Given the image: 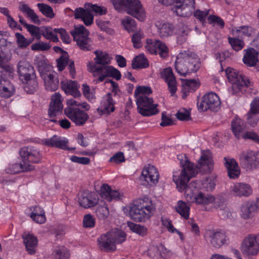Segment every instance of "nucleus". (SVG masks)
<instances>
[{"mask_svg":"<svg viewBox=\"0 0 259 259\" xmlns=\"http://www.w3.org/2000/svg\"><path fill=\"white\" fill-rule=\"evenodd\" d=\"M180 164L183 168L181 174L178 178L174 176V180L177 185L179 191H185V197L187 201L190 203H195L197 205H208L215 201V198L211 194H204L199 192L198 194H194L192 190L193 187H197V183H190L187 185L189 180L195 176V169L193 164L192 163L185 155H179L177 156Z\"/></svg>","mask_w":259,"mask_h":259,"instance_id":"f257e3e1","label":"nucleus"},{"mask_svg":"<svg viewBox=\"0 0 259 259\" xmlns=\"http://www.w3.org/2000/svg\"><path fill=\"white\" fill-rule=\"evenodd\" d=\"M94 53L96 55L94 59L95 62L88 63V71L92 72L94 77L98 76L99 82L103 81L106 77L119 80L121 78L120 71L112 66L108 65L112 58L107 53L101 51H96Z\"/></svg>","mask_w":259,"mask_h":259,"instance_id":"f03ea898","label":"nucleus"},{"mask_svg":"<svg viewBox=\"0 0 259 259\" xmlns=\"http://www.w3.org/2000/svg\"><path fill=\"white\" fill-rule=\"evenodd\" d=\"M200 67V62L194 52H184L179 53L175 61V69L178 73L183 76L195 72Z\"/></svg>","mask_w":259,"mask_h":259,"instance_id":"7ed1b4c3","label":"nucleus"},{"mask_svg":"<svg viewBox=\"0 0 259 259\" xmlns=\"http://www.w3.org/2000/svg\"><path fill=\"white\" fill-rule=\"evenodd\" d=\"M226 73L229 81L232 84L229 90L232 95L240 96L244 94L246 89L252 85L253 82L248 77L233 68H227Z\"/></svg>","mask_w":259,"mask_h":259,"instance_id":"20e7f679","label":"nucleus"},{"mask_svg":"<svg viewBox=\"0 0 259 259\" xmlns=\"http://www.w3.org/2000/svg\"><path fill=\"white\" fill-rule=\"evenodd\" d=\"M155 205L148 197L139 199L134 202L130 210L131 218L137 222H145L154 213Z\"/></svg>","mask_w":259,"mask_h":259,"instance_id":"39448f33","label":"nucleus"},{"mask_svg":"<svg viewBox=\"0 0 259 259\" xmlns=\"http://www.w3.org/2000/svg\"><path fill=\"white\" fill-rule=\"evenodd\" d=\"M115 9L120 11L123 7L126 8L127 14L136 18L140 21H143L145 12L139 0H111Z\"/></svg>","mask_w":259,"mask_h":259,"instance_id":"423d86ee","label":"nucleus"},{"mask_svg":"<svg viewBox=\"0 0 259 259\" xmlns=\"http://www.w3.org/2000/svg\"><path fill=\"white\" fill-rule=\"evenodd\" d=\"M157 32L161 38H165L171 36L174 34H177V41L180 44L185 41L188 33L184 28L178 30L171 23L157 22L156 24Z\"/></svg>","mask_w":259,"mask_h":259,"instance_id":"0eeeda50","label":"nucleus"},{"mask_svg":"<svg viewBox=\"0 0 259 259\" xmlns=\"http://www.w3.org/2000/svg\"><path fill=\"white\" fill-rule=\"evenodd\" d=\"M74 40L79 48L83 51H90L93 49V41L88 35L89 31L83 25L75 27L71 31Z\"/></svg>","mask_w":259,"mask_h":259,"instance_id":"6e6552de","label":"nucleus"},{"mask_svg":"<svg viewBox=\"0 0 259 259\" xmlns=\"http://www.w3.org/2000/svg\"><path fill=\"white\" fill-rule=\"evenodd\" d=\"M204 237L207 242L215 248H220L228 243V238L226 232L221 229L206 230Z\"/></svg>","mask_w":259,"mask_h":259,"instance_id":"1a4fd4ad","label":"nucleus"},{"mask_svg":"<svg viewBox=\"0 0 259 259\" xmlns=\"http://www.w3.org/2000/svg\"><path fill=\"white\" fill-rule=\"evenodd\" d=\"M139 113L144 116H150L159 113L158 104L153 103V100L145 95L136 97Z\"/></svg>","mask_w":259,"mask_h":259,"instance_id":"9d476101","label":"nucleus"},{"mask_svg":"<svg viewBox=\"0 0 259 259\" xmlns=\"http://www.w3.org/2000/svg\"><path fill=\"white\" fill-rule=\"evenodd\" d=\"M241 251L249 258L256 255L259 252V233L249 234L246 236L241 244Z\"/></svg>","mask_w":259,"mask_h":259,"instance_id":"9b49d317","label":"nucleus"},{"mask_svg":"<svg viewBox=\"0 0 259 259\" xmlns=\"http://www.w3.org/2000/svg\"><path fill=\"white\" fill-rule=\"evenodd\" d=\"M220 105L221 101L219 96L213 93L205 95L201 102L197 103L198 110L200 111H205L208 109L217 111Z\"/></svg>","mask_w":259,"mask_h":259,"instance_id":"f8f14e48","label":"nucleus"},{"mask_svg":"<svg viewBox=\"0 0 259 259\" xmlns=\"http://www.w3.org/2000/svg\"><path fill=\"white\" fill-rule=\"evenodd\" d=\"M40 74L47 90L53 92L57 90L59 84L58 75L57 73L51 69V67L41 69Z\"/></svg>","mask_w":259,"mask_h":259,"instance_id":"ddd939ff","label":"nucleus"},{"mask_svg":"<svg viewBox=\"0 0 259 259\" xmlns=\"http://www.w3.org/2000/svg\"><path fill=\"white\" fill-rule=\"evenodd\" d=\"M240 164L243 167L254 169L259 167V153L248 150L242 152L239 155Z\"/></svg>","mask_w":259,"mask_h":259,"instance_id":"4468645a","label":"nucleus"},{"mask_svg":"<svg viewBox=\"0 0 259 259\" xmlns=\"http://www.w3.org/2000/svg\"><path fill=\"white\" fill-rule=\"evenodd\" d=\"M64 113L76 125H83L89 119L88 114L76 107H68L64 109Z\"/></svg>","mask_w":259,"mask_h":259,"instance_id":"2eb2a0df","label":"nucleus"},{"mask_svg":"<svg viewBox=\"0 0 259 259\" xmlns=\"http://www.w3.org/2000/svg\"><path fill=\"white\" fill-rule=\"evenodd\" d=\"M174 2L175 5L172 10L178 16H189L195 10L194 0H175Z\"/></svg>","mask_w":259,"mask_h":259,"instance_id":"dca6fc26","label":"nucleus"},{"mask_svg":"<svg viewBox=\"0 0 259 259\" xmlns=\"http://www.w3.org/2000/svg\"><path fill=\"white\" fill-rule=\"evenodd\" d=\"M145 48L150 54H159L162 58L168 56V47L164 42L158 39H147Z\"/></svg>","mask_w":259,"mask_h":259,"instance_id":"f3484780","label":"nucleus"},{"mask_svg":"<svg viewBox=\"0 0 259 259\" xmlns=\"http://www.w3.org/2000/svg\"><path fill=\"white\" fill-rule=\"evenodd\" d=\"M20 155L25 163H39L41 159V154L36 148L32 146L23 147L20 151Z\"/></svg>","mask_w":259,"mask_h":259,"instance_id":"a211bd4d","label":"nucleus"},{"mask_svg":"<svg viewBox=\"0 0 259 259\" xmlns=\"http://www.w3.org/2000/svg\"><path fill=\"white\" fill-rule=\"evenodd\" d=\"M63 110V105L61 101V95L58 93H55L52 96V101L50 105L48 114L50 121L53 122L57 121L56 116L60 114Z\"/></svg>","mask_w":259,"mask_h":259,"instance_id":"6ab92c4d","label":"nucleus"},{"mask_svg":"<svg viewBox=\"0 0 259 259\" xmlns=\"http://www.w3.org/2000/svg\"><path fill=\"white\" fill-rule=\"evenodd\" d=\"M68 141L66 138L56 135L53 136L51 138L45 139L42 140V143L48 147H56L61 149L68 150H72L75 149V148H70L68 147Z\"/></svg>","mask_w":259,"mask_h":259,"instance_id":"aec40b11","label":"nucleus"},{"mask_svg":"<svg viewBox=\"0 0 259 259\" xmlns=\"http://www.w3.org/2000/svg\"><path fill=\"white\" fill-rule=\"evenodd\" d=\"M230 192L236 197H248L252 194V190L249 184L238 183L230 187Z\"/></svg>","mask_w":259,"mask_h":259,"instance_id":"412c9836","label":"nucleus"},{"mask_svg":"<svg viewBox=\"0 0 259 259\" xmlns=\"http://www.w3.org/2000/svg\"><path fill=\"white\" fill-rule=\"evenodd\" d=\"M57 67L59 71H62L67 66V69L69 71L71 77L72 78H75L76 71L74 66V61L69 59L67 55L61 56L57 60Z\"/></svg>","mask_w":259,"mask_h":259,"instance_id":"4be33fe9","label":"nucleus"},{"mask_svg":"<svg viewBox=\"0 0 259 259\" xmlns=\"http://www.w3.org/2000/svg\"><path fill=\"white\" fill-rule=\"evenodd\" d=\"M98 201L95 193L89 191L82 192L78 197L79 205L85 208L94 206Z\"/></svg>","mask_w":259,"mask_h":259,"instance_id":"5701e85b","label":"nucleus"},{"mask_svg":"<svg viewBox=\"0 0 259 259\" xmlns=\"http://www.w3.org/2000/svg\"><path fill=\"white\" fill-rule=\"evenodd\" d=\"M62 89L66 94L72 95L74 98H77L81 96L79 91V85L77 82L71 80H64L61 81Z\"/></svg>","mask_w":259,"mask_h":259,"instance_id":"b1692460","label":"nucleus"},{"mask_svg":"<svg viewBox=\"0 0 259 259\" xmlns=\"http://www.w3.org/2000/svg\"><path fill=\"white\" fill-rule=\"evenodd\" d=\"M115 101L113 100L111 93L105 95L101 102L100 107L97 109L102 114H109L115 110Z\"/></svg>","mask_w":259,"mask_h":259,"instance_id":"393cba45","label":"nucleus"},{"mask_svg":"<svg viewBox=\"0 0 259 259\" xmlns=\"http://www.w3.org/2000/svg\"><path fill=\"white\" fill-rule=\"evenodd\" d=\"M17 71L20 80H26V78L35 74L33 67L24 60L19 62Z\"/></svg>","mask_w":259,"mask_h":259,"instance_id":"a878e982","label":"nucleus"},{"mask_svg":"<svg viewBox=\"0 0 259 259\" xmlns=\"http://www.w3.org/2000/svg\"><path fill=\"white\" fill-rule=\"evenodd\" d=\"M162 76L167 83L168 89L171 96H173L177 90V81L171 68H166L162 72Z\"/></svg>","mask_w":259,"mask_h":259,"instance_id":"bb28decb","label":"nucleus"},{"mask_svg":"<svg viewBox=\"0 0 259 259\" xmlns=\"http://www.w3.org/2000/svg\"><path fill=\"white\" fill-rule=\"evenodd\" d=\"M35 166L30 163H25L23 161L20 163H14L10 164L6 169L7 173L16 174L19 172H26L33 170Z\"/></svg>","mask_w":259,"mask_h":259,"instance_id":"cd10ccee","label":"nucleus"},{"mask_svg":"<svg viewBox=\"0 0 259 259\" xmlns=\"http://www.w3.org/2000/svg\"><path fill=\"white\" fill-rule=\"evenodd\" d=\"M22 239L25 244L26 250L30 254L35 253L36 247L37 244V238L29 232H25L22 234Z\"/></svg>","mask_w":259,"mask_h":259,"instance_id":"c85d7f7f","label":"nucleus"},{"mask_svg":"<svg viewBox=\"0 0 259 259\" xmlns=\"http://www.w3.org/2000/svg\"><path fill=\"white\" fill-rule=\"evenodd\" d=\"M224 164L228 170V175L230 179H235L238 178L240 174L239 167L236 160L233 158L224 157Z\"/></svg>","mask_w":259,"mask_h":259,"instance_id":"c756f323","label":"nucleus"},{"mask_svg":"<svg viewBox=\"0 0 259 259\" xmlns=\"http://www.w3.org/2000/svg\"><path fill=\"white\" fill-rule=\"evenodd\" d=\"M256 210H259V199H257L255 202H245L241 207V217L244 219H248L251 217L252 213Z\"/></svg>","mask_w":259,"mask_h":259,"instance_id":"7c9ffc66","label":"nucleus"},{"mask_svg":"<svg viewBox=\"0 0 259 259\" xmlns=\"http://www.w3.org/2000/svg\"><path fill=\"white\" fill-rule=\"evenodd\" d=\"M142 175L146 181L150 185H155L158 182L159 174L156 167L153 165H148L145 168Z\"/></svg>","mask_w":259,"mask_h":259,"instance_id":"2f4dec72","label":"nucleus"},{"mask_svg":"<svg viewBox=\"0 0 259 259\" xmlns=\"http://www.w3.org/2000/svg\"><path fill=\"white\" fill-rule=\"evenodd\" d=\"M100 195L102 198L109 201H111L113 200H119L121 197L118 191L112 190L107 184H103L101 187Z\"/></svg>","mask_w":259,"mask_h":259,"instance_id":"473e14b6","label":"nucleus"},{"mask_svg":"<svg viewBox=\"0 0 259 259\" xmlns=\"http://www.w3.org/2000/svg\"><path fill=\"white\" fill-rule=\"evenodd\" d=\"M110 232L101 235L98 239L99 247L102 249L114 250L116 246L113 244V239Z\"/></svg>","mask_w":259,"mask_h":259,"instance_id":"72a5a7b5","label":"nucleus"},{"mask_svg":"<svg viewBox=\"0 0 259 259\" xmlns=\"http://www.w3.org/2000/svg\"><path fill=\"white\" fill-rule=\"evenodd\" d=\"M245 54L243 58V63L249 67L256 65L258 61V53L254 48H250L244 50Z\"/></svg>","mask_w":259,"mask_h":259,"instance_id":"f704fd0d","label":"nucleus"},{"mask_svg":"<svg viewBox=\"0 0 259 259\" xmlns=\"http://www.w3.org/2000/svg\"><path fill=\"white\" fill-rule=\"evenodd\" d=\"M15 92L13 85L8 80L3 78L0 74V96L9 98Z\"/></svg>","mask_w":259,"mask_h":259,"instance_id":"c9c22d12","label":"nucleus"},{"mask_svg":"<svg viewBox=\"0 0 259 259\" xmlns=\"http://www.w3.org/2000/svg\"><path fill=\"white\" fill-rule=\"evenodd\" d=\"M75 19H81L85 25H90L93 22V15L87 9L78 8L75 9Z\"/></svg>","mask_w":259,"mask_h":259,"instance_id":"e433bc0d","label":"nucleus"},{"mask_svg":"<svg viewBox=\"0 0 259 259\" xmlns=\"http://www.w3.org/2000/svg\"><path fill=\"white\" fill-rule=\"evenodd\" d=\"M191 183H197V187H193L195 189H200L207 192L212 191L215 186V180L213 177L206 178L202 181L196 180Z\"/></svg>","mask_w":259,"mask_h":259,"instance_id":"4c0bfd02","label":"nucleus"},{"mask_svg":"<svg viewBox=\"0 0 259 259\" xmlns=\"http://www.w3.org/2000/svg\"><path fill=\"white\" fill-rule=\"evenodd\" d=\"M245 128L244 122L238 117L233 119L231 122V130L237 139H241Z\"/></svg>","mask_w":259,"mask_h":259,"instance_id":"58836bf2","label":"nucleus"},{"mask_svg":"<svg viewBox=\"0 0 259 259\" xmlns=\"http://www.w3.org/2000/svg\"><path fill=\"white\" fill-rule=\"evenodd\" d=\"M21 81L23 84L24 90L28 94H33L38 88L36 74L27 77L26 80Z\"/></svg>","mask_w":259,"mask_h":259,"instance_id":"ea45409f","label":"nucleus"},{"mask_svg":"<svg viewBox=\"0 0 259 259\" xmlns=\"http://www.w3.org/2000/svg\"><path fill=\"white\" fill-rule=\"evenodd\" d=\"M30 209L32 210V212L30 217L33 221L38 224H43L46 222L45 212L41 207L35 206Z\"/></svg>","mask_w":259,"mask_h":259,"instance_id":"a19ab883","label":"nucleus"},{"mask_svg":"<svg viewBox=\"0 0 259 259\" xmlns=\"http://www.w3.org/2000/svg\"><path fill=\"white\" fill-rule=\"evenodd\" d=\"M233 34L237 35L241 37H250L255 33L254 29L249 26H241L232 29Z\"/></svg>","mask_w":259,"mask_h":259,"instance_id":"79ce46f5","label":"nucleus"},{"mask_svg":"<svg viewBox=\"0 0 259 259\" xmlns=\"http://www.w3.org/2000/svg\"><path fill=\"white\" fill-rule=\"evenodd\" d=\"M19 10L25 14L33 22L37 23L39 22L37 15L35 14L34 11L28 6V5L23 3H20L19 5Z\"/></svg>","mask_w":259,"mask_h":259,"instance_id":"37998d69","label":"nucleus"},{"mask_svg":"<svg viewBox=\"0 0 259 259\" xmlns=\"http://www.w3.org/2000/svg\"><path fill=\"white\" fill-rule=\"evenodd\" d=\"M149 65V62L144 54H140L136 56L133 59L132 62V66L134 69L146 68Z\"/></svg>","mask_w":259,"mask_h":259,"instance_id":"c03bdc74","label":"nucleus"},{"mask_svg":"<svg viewBox=\"0 0 259 259\" xmlns=\"http://www.w3.org/2000/svg\"><path fill=\"white\" fill-rule=\"evenodd\" d=\"M214 207L216 208H219L218 214L222 219H231L232 217L233 213L223 202H221L220 203L219 202L215 201Z\"/></svg>","mask_w":259,"mask_h":259,"instance_id":"a18cd8bd","label":"nucleus"},{"mask_svg":"<svg viewBox=\"0 0 259 259\" xmlns=\"http://www.w3.org/2000/svg\"><path fill=\"white\" fill-rule=\"evenodd\" d=\"M55 29L50 27H42L41 28L40 36L43 35L48 39H51L54 42H57L59 39L57 36V31Z\"/></svg>","mask_w":259,"mask_h":259,"instance_id":"49530a36","label":"nucleus"},{"mask_svg":"<svg viewBox=\"0 0 259 259\" xmlns=\"http://www.w3.org/2000/svg\"><path fill=\"white\" fill-rule=\"evenodd\" d=\"M176 210L185 219L189 218L190 207L185 202L179 200L176 206Z\"/></svg>","mask_w":259,"mask_h":259,"instance_id":"de8ad7c7","label":"nucleus"},{"mask_svg":"<svg viewBox=\"0 0 259 259\" xmlns=\"http://www.w3.org/2000/svg\"><path fill=\"white\" fill-rule=\"evenodd\" d=\"M113 241V244L115 245L116 243H121L125 240L126 234L123 231L115 229L110 231Z\"/></svg>","mask_w":259,"mask_h":259,"instance_id":"09e8293b","label":"nucleus"},{"mask_svg":"<svg viewBox=\"0 0 259 259\" xmlns=\"http://www.w3.org/2000/svg\"><path fill=\"white\" fill-rule=\"evenodd\" d=\"M165 249L164 246L162 244L159 246L152 245L148 250V254L152 258L163 257V255L161 251Z\"/></svg>","mask_w":259,"mask_h":259,"instance_id":"8fccbe9b","label":"nucleus"},{"mask_svg":"<svg viewBox=\"0 0 259 259\" xmlns=\"http://www.w3.org/2000/svg\"><path fill=\"white\" fill-rule=\"evenodd\" d=\"M228 42L231 45L233 50L236 52L241 50L245 46L244 41L238 38L228 37Z\"/></svg>","mask_w":259,"mask_h":259,"instance_id":"3c124183","label":"nucleus"},{"mask_svg":"<svg viewBox=\"0 0 259 259\" xmlns=\"http://www.w3.org/2000/svg\"><path fill=\"white\" fill-rule=\"evenodd\" d=\"M199 87V84L194 79L185 80L183 88L184 93L194 92Z\"/></svg>","mask_w":259,"mask_h":259,"instance_id":"603ef678","label":"nucleus"},{"mask_svg":"<svg viewBox=\"0 0 259 259\" xmlns=\"http://www.w3.org/2000/svg\"><path fill=\"white\" fill-rule=\"evenodd\" d=\"M85 8L90 11V12H94L96 15H104L107 12V9L104 7H100L97 5H93L91 3H86L84 5Z\"/></svg>","mask_w":259,"mask_h":259,"instance_id":"864d4df0","label":"nucleus"},{"mask_svg":"<svg viewBox=\"0 0 259 259\" xmlns=\"http://www.w3.org/2000/svg\"><path fill=\"white\" fill-rule=\"evenodd\" d=\"M128 227L130 230L140 236H144L147 233L146 227L139 224H136L132 222H128Z\"/></svg>","mask_w":259,"mask_h":259,"instance_id":"5fc2aeb1","label":"nucleus"},{"mask_svg":"<svg viewBox=\"0 0 259 259\" xmlns=\"http://www.w3.org/2000/svg\"><path fill=\"white\" fill-rule=\"evenodd\" d=\"M37 7L42 14L46 17L50 18L54 17L55 14L51 6L43 3H38L37 4Z\"/></svg>","mask_w":259,"mask_h":259,"instance_id":"6e6d98bb","label":"nucleus"},{"mask_svg":"<svg viewBox=\"0 0 259 259\" xmlns=\"http://www.w3.org/2000/svg\"><path fill=\"white\" fill-rule=\"evenodd\" d=\"M82 94L85 98L91 102H93L95 100V92L94 90H91L90 88L87 84L82 85Z\"/></svg>","mask_w":259,"mask_h":259,"instance_id":"4d7b16f0","label":"nucleus"},{"mask_svg":"<svg viewBox=\"0 0 259 259\" xmlns=\"http://www.w3.org/2000/svg\"><path fill=\"white\" fill-rule=\"evenodd\" d=\"M96 213L100 219L107 218L109 214L107 205L105 203H104L103 205H99L96 209Z\"/></svg>","mask_w":259,"mask_h":259,"instance_id":"13d9d810","label":"nucleus"},{"mask_svg":"<svg viewBox=\"0 0 259 259\" xmlns=\"http://www.w3.org/2000/svg\"><path fill=\"white\" fill-rule=\"evenodd\" d=\"M124 28L128 32L134 31L136 29V23L134 19L127 17L121 21Z\"/></svg>","mask_w":259,"mask_h":259,"instance_id":"bf43d9fd","label":"nucleus"},{"mask_svg":"<svg viewBox=\"0 0 259 259\" xmlns=\"http://www.w3.org/2000/svg\"><path fill=\"white\" fill-rule=\"evenodd\" d=\"M15 36L17 39V44L20 48H26L31 43V41L27 40L20 33H19V32L16 33Z\"/></svg>","mask_w":259,"mask_h":259,"instance_id":"052dcab7","label":"nucleus"},{"mask_svg":"<svg viewBox=\"0 0 259 259\" xmlns=\"http://www.w3.org/2000/svg\"><path fill=\"white\" fill-rule=\"evenodd\" d=\"M247 120L248 123L254 127L258 122L259 119V113L249 110L247 115Z\"/></svg>","mask_w":259,"mask_h":259,"instance_id":"680f3d73","label":"nucleus"},{"mask_svg":"<svg viewBox=\"0 0 259 259\" xmlns=\"http://www.w3.org/2000/svg\"><path fill=\"white\" fill-rule=\"evenodd\" d=\"M95 225V219L91 214H85L83 219V226L84 228H93Z\"/></svg>","mask_w":259,"mask_h":259,"instance_id":"e2e57ef3","label":"nucleus"},{"mask_svg":"<svg viewBox=\"0 0 259 259\" xmlns=\"http://www.w3.org/2000/svg\"><path fill=\"white\" fill-rule=\"evenodd\" d=\"M26 28L32 36L35 37L37 39H40L41 28L32 24H28Z\"/></svg>","mask_w":259,"mask_h":259,"instance_id":"0e129e2a","label":"nucleus"},{"mask_svg":"<svg viewBox=\"0 0 259 259\" xmlns=\"http://www.w3.org/2000/svg\"><path fill=\"white\" fill-rule=\"evenodd\" d=\"M51 48L49 43L40 42L34 43L31 45V48L33 51H45L48 50Z\"/></svg>","mask_w":259,"mask_h":259,"instance_id":"69168bd1","label":"nucleus"},{"mask_svg":"<svg viewBox=\"0 0 259 259\" xmlns=\"http://www.w3.org/2000/svg\"><path fill=\"white\" fill-rule=\"evenodd\" d=\"M176 116L179 120L181 121H187L191 118L190 112L185 109L179 110L176 114Z\"/></svg>","mask_w":259,"mask_h":259,"instance_id":"338daca9","label":"nucleus"},{"mask_svg":"<svg viewBox=\"0 0 259 259\" xmlns=\"http://www.w3.org/2000/svg\"><path fill=\"white\" fill-rule=\"evenodd\" d=\"M109 161L111 163L119 164L125 161L124 154L122 152H118L110 157Z\"/></svg>","mask_w":259,"mask_h":259,"instance_id":"774afa93","label":"nucleus"}]
</instances>
